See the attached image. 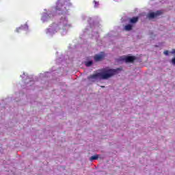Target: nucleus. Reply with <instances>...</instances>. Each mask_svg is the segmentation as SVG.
Listing matches in <instances>:
<instances>
[{"label": "nucleus", "instance_id": "423d86ee", "mask_svg": "<svg viewBox=\"0 0 175 175\" xmlns=\"http://www.w3.org/2000/svg\"><path fill=\"white\" fill-rule=\"evenodd\" d=\"M123 59L126 63L133 64V62H135V61H136V57L135 56H126V57H124V58H123Z\"/></svg>", "mask_w": 175, "mask_h": 175}, {"label": "nucleus", "instance_id": "6e6552de", "mask_svg": "<svg viewBox=\"0 0 175 175\" xmlns=\"http://www.w3.org/2000/svg\"><path fill=\"white\" fill-rule=\"evenodd\" d=\"M132 28H133V25L131 24L124 26L125 31H132Z\"/></svg>", "mask_w": 175, "mask_h": 175}, {"label": "nucleus", "instance_id": "9d476101", "mask_svg": "<svg viewBox=\"0 0 175 175\" xmlns=\"http://www.w3.org/2000/svg\"><path fill=\"white\" fill-rule=\"evenodd\" d=\"M93 64L94 62H92V61H88L85 62V66H88V67L91 66Z\"/></svg>", "mask_w": 175, "mask_h": 175}, {"label": "nucleus", "instance_id": "9b49d317", "mask_svg": "<svg viewBox=\"0 0 175 175\" xmlns=\"http://www.w3.org/2000/svg\"><path fill=\"white\" fill-rule=\"evenodd\" d=\"M93 2L94 3V8H98V6H99V1H96L94 0Z\"/></svg>", "mask_w": 175, "mask_h": 175}, {"label": "nucleus", "instance_id": "39448f33", "mask_svg": "<svg viewBox=\"0 0 175 175\" xmlns=\"http://www.w3.org/2000/svg\"><path fill=\"white\" fill-rule=\"evenodd\" d=\"M162 14L161 11H157L156 12H150L148 14V18H155L156 17H158V16H161Z\"/></svg>", "mask_w": 175, "mask_h": 175}, {"label": "nucleus", "instance_id": "1a4fd4ad", "mask_svg": "<svg viewBox=\"0 0 175 175\" xmlns=\"http://www.w3.org/2000/svg\"><path fill=\"white\" fill-rule=\"evenodd\" d=\"M99 158V154H95L90 158V161H96Z\"/></svg>", "mask_w": 175, "mask_h": 175}, {"label": "nucleus", "instance_id": "f257e3e1", "mask_svg": "<svg viewBox=\"0 0 175 175\" xmlns=\"http://www.w3.org/2000/svg\"><path fill=\"white\" fill-rule=\"evenodd\" d=\"M118 70H120V68H117V69L105 68L102 70L101 72H98V73L90 75L88 77V80H96V79H101L102 80H107V79H110V77H113V76H115V75H118Z\"/></svg>", "mask_w": 175, "mask_h": 175}, {"label": "nucleus", "instance_id": "7ed1b4c3", "mask_svg": "<svg viewBox=\"0 0 175 175\" xmlns=\"http://www.w3.org/2000/svg\"><path fill=\"white\" fill-rule=\"evenodd\" d=\"M58 31V25L53 23L47 29L46 33H51V35L55 33Z\"/></svg>", "mask_w": 175, "mask_h": 175}, {"label": "nucleus", "instance_id": "f8f14e48", "mask_svg": "<svg viewBox=\"0 0 175 175\" xmlns=\"http://www.w3.org/2000/svg\"><path fill=\"white\" fill-rule=\"evenodd\" d=\"M16 32H21V31H23V28L21 27H18L16 29Z\"/></svg>", "mask_w": 175, "mask_h": 175}, {"label": "nucleus", "instance_id": "2eb2a0df", "mask_svg": "<svg viewBox=\"0 0 175 175\" xmlns=\"http://www.w3.org/2000/svg\"><path fill=\"white\" fill-rule=\"evenodd\" d=\"M64 22H65V24H66V23H68V21H66V18H64Z\"/></svg>", "mask_w": 175, "mask_h": 175}, {"label": "nucleus", "instance_id": "ddd939ff", "mask_svg": "<svg viewBox=\"0 0 175 175\" xmlns=\"http://www.w3.org/2000/svg\"><path fill=\"white\" fill-rule=\"evenodd\" d=\"M163 54H165V55H169V51H165Z\"/></svg>", "mask_w": 175, "mask_h": 175}, {"label": "nucleus", "instance_id": "0eeeda50", "mask_svg": "<svg viewBox=\"0 0 175 175\" xmlns=\"http://www.w3.org/2000/svg\"><path fill=\"white\" fill-rule=\"evenodd\" d=\"M139 21V18L138 16H134L129 20L130 24H136Z\"/></svg>", "mask_w": 175, "mask_h": 175}, {"label": "nucleus", "instance_id": "4468645a", "mask_svg": "<svg viewBox=\"0 0 175 175\" xmlns=\"http://www.w3.org/2000/svg\"><path fill=\"white\" fill-rule=\"evenodd\" d=\"M171 54H175V49H172V50Z\"/></svg>", "mask_w": 175, "mask_h": 175}, {"label": "nucleus", "instance_id": "f03ea898", "mask_svg": "<svg viewBox=\"0 0 175 175\" xmlns=\"http://www.w3.org/2000/svg\"><path fill=\"white\" fill-rule=\"evenodd\" d=\"M69 0H59L57 2L55 10L56 12H61V14L66 13L70 9L72 4L68 3Z\"/></svg>", "mask_w": 175, "mask_h": 175}, {"label": "nucleus", "instance_id": "20e7f679", "mask_svg": "<svg viewBox=\"0 0 175 175\" xmlns=\"http://www.w3.org/2000/svg\"><path fill=\"white\" fill-rule=\"evenodd\" d=\"M105 59V53L101 52L100 54H96L94 57V59L96 62H99Z\"/></svg>", "mask_w": 175, "mask_h": 175}, {"label": "nucleus", "instance_id": "dca6fc26", "mask_svg": "<svg viewBox=\"0 0 175 175\" xmlns=\"http://www.w3.org/2000/svg\"><path fill=\"white\" fill-rule=\"evenodd\" d=\"M114 1H118V0H114Z\"/></svg>", "mask_w": 175, "mask_h": 175}]
</instances>
